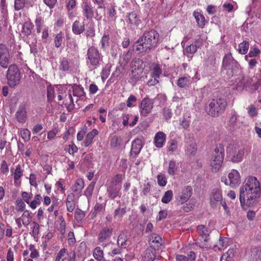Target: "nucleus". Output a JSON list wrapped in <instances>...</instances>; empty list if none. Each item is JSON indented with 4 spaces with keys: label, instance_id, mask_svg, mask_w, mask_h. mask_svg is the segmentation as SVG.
Here are the masks:
<instances>
[{
    "label": "nucleus",
    "instance_id": "obj_1",
    "mask_svg": "<svg viewBox=\"0 0 261 261\" xmlns=\"http://www.w3.org/2000/svg\"><path fill=\"white\" fill-rule=\"evenodd\" d=\"M260 185L257 179L253 176L248 177L240 189V201L244 207L253 205L259 197Z\"/></svg>",
    "mask_w": 261,
    "mask_h": 261
},
{
    "label": "nucleus",
    "instance_id": "obj_2",
    "mask_svg": "<svg viewBox=\"0 0 261 261\" xmlns=\"http://www.w3.org/2000/svg\"><path fill=\"white\" fill-rule=\"evenodd\" d=\"M160 35L157 31L152 30L145 32L136 42L135 46L139 53L148 52L157 47Z\"/></svg>",
    "mask_w": 261,
    "mask_h": 261
},
{
    "label": "nucleus",
    "instance_id": "obj_3",
    "mask_svg": "<svg viewBox=\"0 0 261 261\" xmlns=\"http://www.w3.org/2000/svg\"><path fill=\"white\" fill-rule=\"evenodd\" d=\"M61 91L66 93L65 97L67 101L66 105H68V112H71L75 107L74 100L72 96L76 97V100L78 98L84 99L86 98V94L84 88L80 85L76 84L72 85H64Z\"/></svg>",
    "mask_w": 261,
    "mask_h": 261
},
{
    "label": "nucleus",
    "instance_id": "obj_4",
    "mask_svg": "<svg viewBox=\"0 0 261 261\" xmlns=\"http://www.w3.org/2000/svg\"><path fill=\"white\" fill-rule=\"evenodd\" d=\"M241 68L239 63L233 58L231 54L228 53L223 57L221 72L229 79L234 75L240 73Z\"/></svg>",
    "mask_w": 261,
    "mask_h": 261
},
{
    "label": "nucleus",
    "instance_id": "obj_5",
    "mask_svg": "<svg viewBox=\"0 0 261 261\" xmlns=\"http://www.w3.org/2000/svg\"><path fill=\"white\" fill-rule=\"evenodd\" d=\"M224 148L222 144H218L214 149L210 160L213 172H217L221 168L224 158Z\"/></svg>",
    "mask_w": 261,
    "mask_h": 261
},
{
    "label": "nucleus",
    "instance_id": "obj_6",
    "mask_svg": "<svg viewBox=\"0 0 261 261\" xmlns=\"http://www.w3.org/2000/svg\"><path fill=\"white\" fill-rule=\"evenodd\" d=\"M86 64L92 69L97 68L102 62L103 56L99 50L94 46H91L87 50Z\"/></svg>",
    "mask_w": 261,
    "mask_h": 261
},
{
    "label": "nucleus",
    "instance_id": "obj_7",
    "mask_svg": "<svg viewBox=\"0 0 261 261\" xmlns=\"http://www.w3.org/2000/svg\"><path fill=\"white\" fill-rule=\"evenodd\" d=\"M227 106L225 98L213 99L208 105L207 113L213 117H218L224 112Z\"/></svg>",
    "mask_w": 261,
    "mask_h": 261
},
{
    "label": "nucleus",
    "instance_id": "obj_8",
    "mask_svg": "<svg viewBox=\"0 0 261 261\" xmlns=\"http://www.w3.org/2000/svg\"><path fill=\"white\" fill-rule=\"evenodd\" d=\"M8 84L11 87H14L20 83V72L16 65H11L8 68L7 74Z\"/></svg>",
    "mask_w": 261,
    "mask_h": 261
},
{
    "label": "nucleus",
    "instance_id": "obj_9",
    "mask_svg": "<svg viewBox=\"0 0 261 261\" xmlns=\"http://www.w3.org/2000/svg\"><path fill=\"white\" fill-rule=\"evenodd\" d=\"M227 155L233 163H239L242 161L244 155V149L236 145H230L227 148Z\"/></svg>",
    "mask_w": 261,
    "mask_h": 261
},
{
    "label": "nucleus",
    "instance_id": "obj_10",
    "mask_svg": "<svg viewBox=\"0 0 261 261\" xmlns=\"http://www.w3.org/2000/svg\"><path fill=\"white\" fill-rule=\"evenodd\" d=\"M228 179L225 177L221 178V181L225 185H228L231 188H236L241 183V176L239 172L236 169L231 170L228 175Z\"/></svg>",
    "mask_w": 261,
    "mask_h": 261
},
{
    "label": "nucleus",
    "instance_id": "obj_11",
    "mask_svg": "<svg viewBox=\"0 0 261 261\" xmlns=\"http://www.w3.org/2000/svg\"><path fill=\"white\" fill-rule=\"evenodd\" d=\"M77 69V66L66 58H61L59 60L58 70L63 73H72Z\"/></svg>",
    "mask_w": 261,
    "mask_h": 261
},
{
    "label": "nucleus",
    "instance_id": "obj_12",
    "mask_svg": "<svg viewBox=\"0 0 261 261\" xmlns=\"http://www.w3.org/2000/svg\"><path fill=\"white\" fill-rule=\"evenodd\" d=\"M113 231V229L111 226H106L102 228L97 236L98 244L106 247L107 246L106 241L112 236Z\"/></svg>",
    "mask_w": 261,
    "mask_h": 261
},
{
    "label": "nucleus",
    "instance_id": "obj_13",
    "mask_svg": "<svg viewBox=\"0 0 261 261\" xmlns=\"http://www.w3.org/2000/svg\"><path fill=\"white\" fill-rule=\"evenodd\" d=\"M192 193L193 189L191 186L185 187L176 197V199L180 204H184L188 201Z\"/></svg>",
    "mask_w": 261,
    "mask_h": 261
},
{
    "label": "nucleus",
    "instance_id": "obj_14",
    "mask_svg": "<svg viewBox=\"0 0 261 261\" xmlns=\"http://www.w3.org/2000/svg\"><path fill=\"white\" fill-rule=\"evenodd\" d=\"M55 261H75L74 251L67 253L65 248L61 249L57 254Z\"/></svg>",
    "mask_w": 261,
    "mask_h": 261
},
{
    "label": "nucleus",
    "instance_id": "obj_15",
    "mask_svg": "<svg viewBox=\"0 0 261 261\" xmlns=\"http://www.w3.org/2000/svg\"><path fill=\"white\" fill-rule=\"evenodd\" d=\"M10 59L9 53L7 46L0 44V65L4 68L8 67Z\"/></svg>",
    "mask_w": 261,
    "mask_h": 261
},
{
    "label": "nucleus",
    "instance_id": "obj_16",
    "mask_svg": "<svg viewBox=\"0 0 261 261\" xmlns=\"http://www.w3.org/2000/svg\"><path fill=\"white\" fill-rule=\"evenodd\" d=\"M153 101L148 98H144L142 99L140 108L141 114L144 116H147L151 111L153 108Z\"/></svg>",
    "mask_w": 261,
    "mask_h": 261
},
{
    "label": "nucleus",
    "instance_id": "obj_17",
    "mask_svg": "<svg viewBox=\"0 0 261 261\" xmlns=\"http://www.w3.org/2000/svg\"><path fill=\"white\" fill-rule=\"evenodd\" d=\"M239 116L236 112L232 113L229 120L227 122V127L231 131L239 129L242 125V122L239 119Z\"/></svg>",
    "mask_w": 261,
    "mask_h": 261
},
{
    "label": "nucleus",
    "instance_id": "obj_18",
    "mask_svg": "<svg viewBox=\"0 0 261 261\" xmlns=\"http://www.w3.org/2000/svg\"><path fill=\"white\" fill-rule=\"evenodd\" d=\"M223 199L222 191L219 188L213 189L210 195V204L213 208L216 207L218 203Z\"/></svg>",
    "mask_w": 261,
    "mask_h": 261
},
{
    "label": "nucleus",
    "instance_id": "obj_19",
    "mask_svg": "<svg viewBox=\"0 0 261 261\" xmlns=\"http://www.w3.org/2000/svg\"><path fill=\"white\" fill-rule=\"evenodd\" d=\"M143 147L142 141L141 139L137 138L133 141L130 152V158L136 157L140 152Z\"/></svg>",
    "mask_w": 261,
    "mask_h": 261
},
{
    "label": "nucleus",
    "instance_id": "obj_20",
    "mask_svg": "<svg viewBox=\"0 0 261 261\" xmlns=\"http://www.w3.org/2000/svg\"><path fill=\"white\" fill-rule=\"evenodd\" d=\"M82 13L83 15L87 19H91L94 14L93 8L90 2L86 1L82 5Z\"/></svg>",
    "mask_w": 261,
    "mask_h": 261
},
{
    "label": "nucleus",
    "instance_id": "obj_21",
    "mask_svg": "<svg viewBox=\"0 0 261 261\" xmlns=\"http://www.w3.org/2000/svg\"><path fill=\"white\" fill-rule=\"evenodd\" d=\"M149 243L151 248L159 249L163 245V241L158 234L152 233L149 238Z\"/></svg>",
    "mask_w": 261,
    "mask_h": 261
},
{
    "label": "nucleus",
    "instance_id": "obj_22",
    "mask_svg": "<svg viewBox=\"0 0 261 261\" xmlns=\"http://www.w3.org/2000/svg\"><path fill=\"white\" fill-rule=\"evenodd\" d=\"M166 138V134L163 132H158L154 138V144L157 148H162L165 144Z\"/></svg>",
    "mask_w": 261,
    "mask_h": 261
},
{
    "label": "nucleus",
    "instance_id": "obj_23",
    "mask_svg": "<svg viewBox=\"0 0 261 261\" xmlns=\"http://www.w3.org/2000/svg\"><path fill=\"white\" fill-rule=\"evenodd\" d=\"M16 118L20 123H24L27 119V112L25 107L23 105L19 106L16 113Z\"/></svg>",
    "mask_w": 261,
    "mask_h": 261
},
{
    "label": "nucleus",
    "instance_id": "obj_24",
    "mask_svg": "<svg viewBox=\"0 0 261 261\" xmlns=\"http://www.w3.org/2000/svg\"><path fill=\"white\" fill-rule=\"evenodd\" d=\"M197 231L205 242L208 241L210 231L206 227L203 225H199L197 227Z\"/></svg>",
    "mask_w": 261,
    "mask_h": 261
},
{
    "label": "nucleus",
    "instance_id": "obj_25",
    "mask_svg": "<svg viewBox=\"0 0 261 261\" xmlns=\"http://www.w3.org/2000/svg\"><path fill=\"white\" fill-rule=\"evenodd\" d=\"M121 189V186L115 187L114 186H110L107 188V193L108 196L111 199H114L117 196L120 197L119 195V192Z\"/></svg>",
    "mask_w": 261,
    "mask_h": 261
},
{
    "label": "nucleus",
    "instance_id": "obj_26",
    "mask_svg": "<svg viewBox=\"0 0 261 261\" xmlns=\"http://www.w3.org/2000/svg\"><path fill=\"white\" fill-rule=\"evenodd\" d=\"M33 27V23L31 22L29 18L25 17V22L23 24L22 33L25 36H29L31 34L32 30Z\"/></svg>",
    "mask_w": 261,
    "mask_h": 261
},
{
    "label": "nucleus",
    "instance_id": "obj_27",
    "mask_svg": "<svg viewBox=\"0 0 261 261\" xmlns=\"http://www.w3.org/2000/svg\"><path fill=\"white\" fill-rule=\"evenodd\" d=\"M193 15L194 17L197 25L200 28H203L205 25V19L204 16L200 12L194 11Z\"/></svg>",
    "mask_w": 261,
    "mask_h": 261
},
{
    "label": "nucleus",
    "instance_id": "obj_28",
    "mask_svg": "<svg viewBox=\"0 0 261 261\" xmlns=\"http://www.w3.org/2000/svg\"><path fill=\"white\" fill-rule=\"evenodd\" d=\"M117 244L121 248H125L128 245L127 237L126 234L121 232L118 236Z\"/></svg>",
    "mask_w": 261,
    "mask_h": 261
},
{
    "label": "nucleus",
    "instance_id": "obj_29",
    "mask_svg": "<svg viewBox=\"0 0 261 261\" xmlns=\"http://www.w3.org/2000/svg\"><path fill=\"white\" fill-rule=\"evenodd\" d=\"M84 185V180L82 178H78L72 186V190L76 194H80L83 189Z\"/></svg>",
    "mask_w": 261,
    "mask_h": 261
},
{
    "label": "nucleus",
    "instance_id": "obj_30",
    "mask_svg": "<svg viewBox=\"0 0 261 261\" xmlns=\"http://www.w3.org/2000/svg\"><path fill=\"white\" fill-rule=\"evenodd\" d=\"M72 31L76 35H80L85 30L84 23H80L79 21H75L72 24Z\"/></svg>",
    "mask_w": 261,
    "mask_h": 261
},
{
    "label": "nucleus",
    "instance_id": "obj_31",
    "mask_svg": "<svg viewBox=\"0 0 261 261\" xmlns=\"http://www.w3.org/2000/svg\"><path fill=\"white\" fill-rule=\"evenodd\" d=\"M163 73V70L161 66L159 64H155L153 65V67L150 73L151 77H155L160 79Z\"/></svg>",
    "mask_w": 261,
    "mask_h": 261
},
{
    "label": "nucleus",
    "instance_id": "obj_32",
    "mask_svg": "<svg viewBox=\"0 0 261 261\" xmlns=\"http://www.w3.org/2000/svg\"><path fill=\"white\" fill-rule=\"evenodd\" d=\"M98 132L96 129H93L88 133L86 137L85 141V146L86 147L89 146L92 143L93 138L98 134Z\"/></svg>",
    "mask_w": 261,
    "mask_h": 261
},
{
    "label": "nucleus",
    "instance_id": "obj_33",
    "mask_svg": "<svg viewBox=\"0 0 261 261\" xmlns=\"http://www.w3.org/2000/svg\"><path fill=\"white\" fill-rule=\"evenodd\" d=\"M32 221L31 213L28 210L24 211L21 216V221L24 226H28Z\"/></svg>",
    "mask_w": 261,
    "mask_h": 261
},
{
    "label": "nucleus",
    "instance_id": "obj_34",
    "mask_svg": "<svg viewBox=\"0 0 261 261\" xmlns=\"http://www.w3.org/2000/svg\"><path fill=\"white\" fill-rule=\"evenodd\" d=\"M244 90L248 91L257 90V87L256 85H254V84L252 82V80L248 76L246 77Z\"/></svg>",
    "mask_w": 261,
    "mask_h": 261
},
{
    "label": "nucleus",
    "instance_id": "obj_35",
    "mask_svg": "<svg viewBox=\"0 0 261 261\" xmlns=\"http://www.w3.org/2000/svg\"><path fill=\"white\" fill-rule=\"evenodd\" d=\"M249 48V43L247 41H244L239 45L238 50L239 53L242 55H245Z\"/></svg>",
    "mask_w": 261,
    "mask_h": 261
},
{
    "label": "nucleus",
    "instance_id": "obj_36",
    "mask_svg": "<svg viewBox=\"0 0 261 261\" xmlns=\"http://www.w3.org/2000/svg\"><path fill=\"white\" fill-rule=\"evenodd\" d=\"M190 81V76L181 77L177 80V85L180 88H185L189 84Z\"/></svg>",
    "mask_w": 261,
    "mask_h": 261
},
{
    "label": "nucleus",
    "instance_id": "obj_37",
    "mask_svg": "<svg viewBox=\"0 0 261 261\" xmlns=\"http://www.w3.org/2000/svg\"><path fill=\"white\" fill-rule=\"evenodd\" d=\"M173 192L172 190H168L165 192L162 198L161 201L163 203H169L173 198Z\"/></svg>",
    "mask_w": 261,
    "mask_h": 261
},
{
    "label": "nucleus",
    "instance_id": "obj_38",
    "mask_svg": "<svg viewBox=\"0 0 261 261\" xmlns=\"http://www.w3.org/2000/svg\"><path fill=\"white\" fill-rule=\"evenodd\" d=\"M178 166L176 162L174 160H171L169 163V167L168 169V173L170 175H174L177 171Z\"/></svg>",
    "mask_w": 261,
    "mask_h": 261
},
{
    "label": "nucleus",
    "instance_id": "obj_39",
    "mask_svg": "<svg viewBox=\"0 0 261 261\" xmlns=\"http://www.w3.org/2000/svg\"><path fill=\"white\" fill-rule=\"evenodd\" d=\"M23 175V170L22 169L21 166L20 164H18L16 166V168L15 169L14 172V182L19 180Z\"/></svg>",
    "mask_w": 261,
    "mask_h": 261
},
{
    "label": "nucleus",
    "instance_id": "obj_40",
    "mask_svg": "<svg viewBox=\"0 0 261 261\" xmlns=\"http://www.w3.org/2000/svg\"><path fill=\"white\" fill-rule=\"evenodd\" d=\"M122 142V139L117 136H114L111 139L110 145L113 148H117L120 147Z\"/></svg>",
    "mask_w": 261,
    "mask_h": 261
},
{
    "label": "nucleus",
    "instance_id": "obj_41",
    "mask_svg": "<svg viewBox=\"0 0 261 261\" xmlns=\"http://www.w3.org/2000/svg\"><path fill=\"white\" fill-rule=\"evenodd\" d=\"M246 77L244 76H241L238 78L237 81L236 89L239 91H242L244 90V85L246 81Z\"/></svg>",
    "mask_w": 261,
    "mask_h": 261
},
{
    "label": "nucleus",
    "instance_id": "obj_42",
    "mask_svg": "<svg viewBox=\"0 0 261 261\" xmlns=\"http://www.w3.org/2000/svg\"><path fill=\"white\" fill-rule=\"evenodd\" d=\"M93 255L95 259L101 260L103 258V252L100 247H97L95 248Z\"/></svg>",
    "mask_w": 261,
    "mask_h": 261
},
{
    "label": "nucleus",
    "instance_id": "obj_43",
    "mask_svg": "<svg viewBox=\"0 0 261 261\" xmlns=\"http://www.w3.org/2000/svg\"><path fill=\"white\" fill-rule=\"evenodd\" d=\"M41 200V196L40 194L36 195L34 200L31 202L30 207L33 210L36 208L37 206L40 204Z\"/></svg>",
    "mask_w": 261,
    "mask_h": 261
},
{
    "label": "nucleus",
    "instance_id": "obj_44",
    "mask_svg": "<svg viewBox=\"0 0 261 261\" xmlns=\"http://www.w3.org/2000/svg\"><path fill=\"white\" fill-rule=\"evenodd\" d=\"M260 53V50L257 47H251L248 55L245 56L246 60H248V58H253L258 56Z\"/></svg>",
    "mask_w": 261,
    "mask_h": 261
},
{
    "label": "nucleus",
    "instance_id": "obj_45",
    "mask_svg": "<svg viewBox=\"0 0 261 261\" xmlns=\"http://www.w3.org/2000/svg\"><path fill=\"white\" fill-rule=\"evenodd\" d=\"M95 182H91L86 188L84 191V195L89 199L92 195L95 187Z\"/></svg>",
    "mask_w": 261,
    "mask_h": 261
},
{
    "label": "nucleus",
    "instance_id": "obj_46",
    "mask_svg": "<svg viewBox=\"0 0 261 261\" xmlns=\"http://www.w3.org/2000/svg\"><path fill=\"white\" fill-rule=\"evenodd\" d=\"M64 87V85L60 86V87L58 88V95L57 96V99L58 100H61L62 99L64 100L63 103L64 105L65 106L66 108H67V110H68V105H66L67 101L66 100V93L64 92L61 91V89Z\"/></svg>",
    "mask_w": 261,
    "mask_h": 261
},
{
    "label": "nucleus",
    "instance_id": "obj_47",
    "mask_svg": "<svg viewBox=\"0 0 261 261\" xmlns=\"http://www.w3.org/2000/svg\"><path fill=\"white\" fill-rule=\"evenodd\" d=\"M195 205V202L193 200H191L188 203L184 205L182 208L184 212L188 213L194 209Z\"/></svg>",
    "mask_w": 261,
    "mask_h": 261
},
{
    "label": "nucleus",
    "instance_id": "obj_48",
    "mask_svg": "<svg viewBox=\"0 0 261 261\" xmlns=\"http://www.w3.org/2000/svg\"><path fill=\"white\" fill-rule=\"evenodd\" d=\"M85 217V214L84 211L77 209L75 212L74 217L77 222H81Z\"/></svg>",
    "mask_w": 261,
    "mask_h": 261
},
{
    "label": "nucleus",
    "instance_id": "obj_49",
    "mask_svg": "<svg viewBox=\"0 0 261 261\" xmlns=\"http://www.w3.org/2000/svg\"><path fill=\"white\" fill-rule=\"evenodd\" d=\"M63 37L64 35L62 32H60L56 35L54 40L55 45L56 47L58 48L61 45Z\"/></svg>",
    "mask_w": 261,
    "mask_h": 261
},
{
    "label": "nucleus",
    "instance_id": "obj_50",
    "mask_svg": "<svg viewBox=\"0 0 261 261\" xmlns=\"http://www.w3.org/2000/svg\"><path fill=\"white\" fill-rule=\"evenodd\" d=\"M177 141L175 139H171L168 142V149L170 152H174L177 149Z\"/></svg>",
    "mask_w": 261,
    "mask_h": 261
},
{
    "label": "nucleus",
    "instance_id": "obj_51",
    "mask_svg": "<svg viewBox=\"0 0 261 261\" xmlns=\"http://www.w3.org/2000/svg\"><path fill=\"white\" fill-rule=\"evenodd\" d=\"M197 150L196 144L195 143H192L187 146L186 152L189 155H194Z\"/></svg>",
    "mask_w": 261,
    "mask_h": 261
},
{
    "label": "nucleus",
    "instance_id": "obj_52",
    "mask_svg": "<svg viewBox=\"0 0 261 261\" xmlns=\"http://www.w3.org/2000/svg\"><path fill=\"white\" fill-rule=\"evenodd\" d=\"M33 230L31 232V235L34 237L35 239H36L38 238V234L39 233L40 226L36 222H33Z\"/></svg>",
    "mask_w": 261,
    "mask_h": 261
},
{
    "label": "nucleus",
    "instance_id": "obj_53",
    "mask_svg": "<svg viewBox=\"0 0 261 261\" xmlns=\"http://www.w3.org/2000/svg\"><path fill=\"white\" fill-rule=\"evenodd\" d=\"M156 249H147L145 253V257L148 258L149 261H152L155 258V250Z\"/></svg>",
    "mask_w": 261,
    "mask_h": 261
},
{
    "label": "nucleus",
    "instance_id": "obj_54",
    "mask_svg": "<svg viewBox=\"0 0 261 261\" xmlns=\"http://www.w3.org/2000/svg\"><path fill=\"white\" fill-rule=\"evenodd\" d=\"M65 150L68 151L70 154L73 155L78 150L77 146L73 143L66 146Z\"/></svg>",
    "mask_w": 261,
    "mask_h": 261
},
{
    "label": "nucleus",
    "instance_id": "obj_55",
    "mask_svg": "<svg viewBox=\"0 0 261 261\" xmlns=\"http://www.w3.org/2000/svg\"><path fill=\"white\" fill-rule=\"evenodd\" d=\"M143 69L141 68H136L132 70V77L135 81H137L140 78Z\"/></svg>",
    "mask_w": 261,
    "mask_h": 261
},
{
    "label": "nucleus",
    "instance_id": "obj_56",
    "mask_svg": "<svg viewBox=\"0 0 261 261\" xmlns=\"http://www.w3.org/2000/svg\"><path fill=\"white\" fill-rule=\"evenodd\" d=\"M109 35L104 34L101 39V47L103 49H105L106 46L109 45Z\"/></svg>",
    "mask_w": 261,
    "mask_h": 261
},
{
    "label": "nucleus",
    "instance_id": "obj_57",
    "mask_svg": "<svg viewBox=\"0 0 261 261\" xmlns=\"http://www.w3.org/2000/svg\"><path fill=\"white\" fill-rule=\"evenodd\" d=\"M158 184L161 187H164L167 184V180L163 174H159L157 176Z\"/></svg>",
    "mask_w": 261,
    "mask_h": 261
},
{
    "label": "nucleus",
    "instance_id": "obj_58",
    "mask_svg": "<svg viewBox=\"0 0 261 261\" xmlns=\"http://www.w3.org/2000/svg\"><path fill=\"white\" fill-rule=\"evenodd\" d=\"M21 195L24 201L30 205L33 194L31 193H29L27 192H22Z\"/></svg>",
    "mask_w": 261,
    "mask_h": 261
},
{
    "label": "nucleus",
    "instance_id": "obj_59",
    "mask_svg": "<svg viewBox=\"0 0 261 261\" xmlns=\"http://www.w3.org/2000/svg\"><path fill=\"white\" fill-rule=\"evenodd\" d=\"M25 4V0H15L14 9L18 11L22 9Z\"/></svg>",
    "mask_w": 261,
    "mask_h": 261
},
{
    "label": "nucleus",
    "instance_id": "obj_60",
    "mask_svg": "<svg viewBox=\"0 0 261 261\" xmlns=\"http://www.w3.org/2000/svg\"><path fill=\"white\" fill-rule=\"evenodd\" d=\"M163 113L164 119L166 120H169L172 117V113L171 110L169 108H164L163 110Z\"/></svg>",
    "mask_w": 261,
    "mask_h": 261
},
{
    "label": "nucleus",
    "instance_id": "obj_61",
    "mask_svg": "<svg viewBox=\"0 0 261 261\" xmlns=\"http://www.w3.org/2000/svg\"><path fill=\"white\" fill-rule=\"evenodd\" d=\"M21 135L22 139L25 141H28L30 140L31 137V132L27 129H23L21 131Z\"/></svg>",
    "mask_w": 261,
    "mask_h": 261
},
{
    "label": "nucleus",
    "instance_id": "obj_62",
    "mask_svg": "<svg viewBox=\"0 0 261 261\" xmlns=\"http://www.w3.org/2000/svg\"><path fill=\"white\" fill-rule=\"evenodd\" d=\"M151 189V185L149 182L144 184L142 188V193L143 195L147 196L150 192Z\"/></svg>",
    "mask_w": 261,
    "mask_h": 261
},
{
    "label": "nucleus",
    "instance_id": "obj_63",
    "mask_svg": "<svg viewBox=\"0 0 261 261\" xmlns=\"http://www.w3.org/2000/svg\"><path fill=\"white\" fill-rule=\"evenodd\" d=\"M252 254L256 256V258H260L261 257V247L256 246L252 249Z\"/></svg>",
    "mask_w": 261,
    "mask_h": 261
},
{
    "label": "nucleus",
    "instance_id": "obj_64",
    "mask_svg": "<svg viewBox=\"0 0 261 261\" xmlns=\"http://www.w3.org/2000/svg\"><path fill=\"white\" fill-rule=\"evenodd\" d=\"M0 170L1 172L4 174H7L9 171V168L8 164L6 161H2L1 164Z\"/></svg>",
    "mask_w": 261,
    "mask_h": 261
}]
</instances>
